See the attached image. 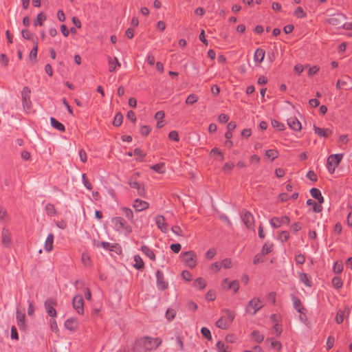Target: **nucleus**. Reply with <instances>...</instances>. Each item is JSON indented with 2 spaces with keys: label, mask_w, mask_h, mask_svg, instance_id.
<instances>
[{
  "label": "nucleus",
  "mask_w": 352,
  "mask_h": 352,
  "mask_svg": "<svg viewBox=\"0 0 352 352\" xmlns=\"http://www.w3.org/2000/svg\"><path fill=\"white\" fill-rule=\"evenodd\" d=\"M294 308L300 314H304L305 308L302 306L300 300L297 298H293Z\"/></svg>",
  "instance_id": "obj_29"
},
{
  "label": "nucleus",
  "mask_w": 352,
  "mask_h": 352,
  "mask_svg": "<svg viewBox=\"0 0 352 352\" xmlns=\"http://www.w3.org/2000/svg\"><path fill=\"white\" fill-rule=\"evenodd\" d=\"M134 267L136 268V269H138V270H140V269H142L143 267H144V262L142 259V258L138 256V255H135L134 256Z\"/></svg>",
  "instance_id": "obj_42"
},
{
  "label": "nucleus",
  "mask_w": 352,
  "mask_h": 352,
  "mask_svg": "<svg viewBox=\"0 0 352 352\" xmlns=\"http://www.w3.org/2000/svg\"><path fill=\"white\" fill-rule=\"evenodd\" d=\"M111 223L114 229L118 232L129 234L132 232L131 228L128 226L125 221L121 217H113L111 219Z\"/></svg>",
  "instance_id": "obj_4"
},
{
  "label": "nucleus",
  "mask_w": 352,
  "mask_h": 352,
  "mask_svg": "<svg viewBox=\"0 0 352 352\" xmlns=\"http://www.w3.org/2000/svg\"><path fill=\"white\" fill-rule=\"evenodd\" d=\"M157 285L159 289L164 290L168 287V283L166 281L162 272L157 270L156 272Z\"/></svg>",
  "instance_id": "obj_12"
},
{
  "label": "nucleus",
  "mask_w": 352,
  "mask_h": 352,
  "mask_svg": "<svg viewBox=\"0 0 352 352\" xmlns=\"http://www.w3.org/2000/svg\"><path fill=\"white\" fill-rule=\"evenodd\" d=\"M236 124L234 122H232L228 123V124L227 126L228 131L225 134V137L228 140H230V138H232V133L231 131L236 128Z\"/></svg>",
  "instance_id": "obj_34"
},
{
  "label": "nucleus",
  "mask_w": 352,
  "mask_h": 352,
  "mask_svg": "<svg viewBox=\"0 0 352 352\" xmlns=\"http://www.w3.org/2000/svg\"><path fill=\"white\" fill-rule=\"evenodd\" d=\"M45 19L46 16L43 12H41L37 15V17L34 22V24L35 26H41L43 25V23L45 21Z\"/></svg>",
  "instance_id": "obj_40"
},
{
  "label": "nucleus",
  "mask_w": 352,
  "mask_h": 352,
  "mask_svg": "<svg viewBox=\"0 0 352 352\" xmlns=\"http://www.w3.org/2000/svg\"><path fill=\"white\" fill-rule=\"evenodd\" d=\"M54 234L50 233L48 234L44 244V248L46 252H51L53 249Z\"/></svg>",
  "instance_id": "obj_23"
},
{
  "label": "nucleus",
  "mask_w": 352,
  "mask_h": 352,
  "mask_svg": "<svg viewBox=\"0 0 352 352\" xmlns=\"http://www.w3.org/2000/svg\"><path fill=\"white\" fill-rule=\"evenodd\" d=\"M82 183H83L84 186H85V188L88 190H91L92 188V185L87 179L85 174H82Z\"/></svg>",
  "instance_id": "obj_63"
},
{
  "label": "nucleus",
  "mask_w": 352,
  "mask_h": 352,
  "mask_svg": "<svg viewBox=\"0 0 352 352\" xmlns=\"http://www.w3.org/2000/svg\"><path fill=\"white\" fill-rule=\"evenodd\" d=\"M242 220L245 226L251 229L254 225V219L252 214L249 212H245L242 216Z\"/></svg>",
  "instance_id": "obj_15"
},
{
  "label": "nucleus",
  "mask_w": 352,
  "mask_h": 352,
  "mask_svg": "<svg viewBox=\"0 0 352 352\" xmlns=\"http://www.w3.org/2000/svg\"><path fill=\"white\" fill-rule=\"evenodd\" d=\"M221 262H214L212 263L210 266L211 271L215 273L219 272L221 270Z\"/></svg>",
  "instance_id": "obj_49"
},
{
  "label": "nucleus",
  "mask_w": 352,
  "mask_h": 352,
  "mask_svg": "<svg viewBox=\"0 0 352 352\" xmlns=\"http://www.w3.org/2000/svg\"><path fill=\"white\" fill-rule=\"evenodd\" d=\"M108 63L109 65V72H115L118 67L121 66L117 58L108 57Z\"/></svg>",
  "instance_id": "obj_22"
},
{
  "label": "nucleus",
  "mask_w": 352,
  "mask_h": 352,
  "mask_svg": "<svg viewBox=\"0 0 352 352\" xmlns=\"http://www.w3.org/2000/svg\"><path fill=\"white\" fill-rule=\"evenodd\" d=\"M72 305L78 314H82L84 313V301L80 294H77L74 297Z\"/></svg>",
  "instance_id": "obj_9"
},
{
  "label": "nucleus",
  "mask_w": 352,
  "mask_h": 352,
  "mask_svg": "<svg viewBox=\"0 0 352 352\" xmlns=\"http://www.w3.org/2000/svg\"><path fill=\"white\" fill-rule=\"evenodd\" d=\"M234 313L230 309H226L223 310V315L217 321L216 326L221 329H228L232 323L234 318Z\"/></svg>",
  "instance_id": "obj_2"
},
{
  "label": "nucleus",
  "mask_w": 352,
  "mask_h": 352,
  "mask_svg": "<svg viewBox=\"0 0 352 352\" xmlns=\"http://www.w3.org/2000/svg\"><path fill=\"white\" fill-rule=\"evenodd\" d=\"M149 204L145 201L137 199L134 201L133 207L136 212H141L148 208Z\"/></svg>",
  "instance_id": "obj_13"
},
{
  "label": "nucleus",
  "mask_w": 352,
  "mask_h": 352,
  "mask_svg": "<svg viewBox=\"0 0 352 352\" xmlns=\"http://www.w3.org/2000/svg\"><path fill=\"white\" fill-rule=\"evenodd\" d=\"M123 117L122 115L120 113H117L114 118L113 125L116 126H119L122 123Z\"/></svg>",
  "instance_id": "obj_52"
},
{
  "label": "nucleus",
  "mask_w": 352,
  "mask_h": 352,
  "mask_svg": "<svg viewBox=\"0 0 352 352\" xmlns=\"http://www.w3.org/2000/svg\"><path fill=\"white\" fill-rule=\"evenodd\" d=\"M81 261H82V264L85 265V266H88L90 265L91 263V258H90V256L89 255L86 253V252H83L82 254V256H81Z\"/></svg>",
  "instance_id": "obj_48"
},
{
  "label": "nucleus",
  "mask_w": 352,
  "mask_h": 352,
  "mask_svg": "<svg viewBox=\"0 0 352 352\" xmlns=\"http://www.w3.org/2000/svg\"><path fill=\"white\" fill-rule=\"evenodd\" d=\"M25 314L21 313L19 310L16 311V321L17 324L21 329H25Z\"/></svg>",
  "instance_id": "obj_27"
},
{
  "label": "nucleus",
  "mask_w": 352,
  "mask_h": 352,
  "mask_svg": "<svg viewBox=\"0 0 352 352\" xmlns=\"http://www.w3.org/2000/svg\"><path fill=\"white\" fill-rule=\"evenodd\" d=\"M168 138L174 141H179V135L176 131H172L168 134Z\"/></svg>",
  "instance_id": "obj_64"
},
{
  "label": "nucleus",
  "mask_w": 352,
  "mask_h": 352,
  "mask_svg": "<svg viewBox=\"0 0 352 352\" xmlns=\"http://www.w3.org/2000/svg\"><path fill=\"white\" fill-rule=\"evenodd\" d=\"M265 51L263 49L258 48L254 52V60L256 63H262L265 58Z\"/></svg>",
  "instance_id": "obj_26"
},
{
  "label": "nucleus",
  "mask_w": 352,
  "mask_h": 352,
  "mask_svg": "<svg viewBox=\"0 0 352 352\" xmlns=\"http://www.w3.org/2000/svg\"><path fill=\"white\" fill-rule=\"evenodd\" d=\"M272 125L274 128L279 131H283L285 129L284 124L275 120L272 121Z\"/></svg>",
  "instance_id": "obj_56"
},
{
  "label": "nucleus",
  "mask_w": 352,
  "mask_h": 352,
  "mask_svg": "<svg viewBox=\"0 0 352 352\" xmlns=\"http://www.w3.org/2000/svg\"><path fill=\"white\" fill-rule=\"evenodd\" d=\"M165 116V113L164 111H157L155 115V118L156 120H158L157 123V128H162L164 126V118Z\"/></svg>",
  "instance_id": "obj_28"
},
{
  "label": "nucleus",
  "mask_w": 352,
  "mask_h": 352,
  "mask_svg": "<svg viewBox=\"0 0 352 352\" xmlns=\"http://www.w3.org/2000/svg\"><path fill=\"white\" fill-rule=\"evenodd\" d=\"M288 126L295 131H300L302 128L301 123L296 118H290L287 120Z\"/></svg>",
  "instance_id": "obj_19"
},
{
  "label": "nucleus",
  "mask_w": 352,
  "mask_h": 352,
  "mask_svg": "<svg viewBox=\"0 0 352 352\" xmlns=\"http://www.w3.org/2000/svg\"><path fill=\"white\" fill-rule=\"evenodd\" d=\"M175 311L171 309H168L166 313V317L168 320H173L175 316Z\"/></svg>",
  "instance_id": "obj_61"
},
{
  "label": "nucleus",
  "mask_w": 352,
  "mask_h": 352,
  "mask_svg": "<svg viewBox=\"0 0 352 352\" xmlns=\"http://www.w3.org/2000/svg\"><path fill=\"white\" fill-rule=\"evenodd\" d=\"M215 347L218 352H231L232 351V348L222 341L217 342Z\"/></svg>",
  "instance_id": "obj_25"
},
{
  "label": "nucleus",
  "mask_w": 352,
  "mask_h": 352,
  "mask_svg": "<svg viewBox=\"0 0 352 352\" xmlns=\"http://www.w3.org/2000/svg\"><path fill=\"white\" fill-rule=\"evenodd\" d=\"M307 204L308 206H312L313 210L316 212H319L322 210V206L320 205L317 204L312 199H308L307 201Z\"/></svg>",
  "instance_id": "obj_44"
},
{
  "label": "nucleus",
  "mask_w": 352,
  "mask_h": 352,
  "mask_svg": "<svg viewBox=\"0 0 352 352\" xmlns=\"http://www.w3.org/2000/svg\"><path fill=\"white\" fill-rule=\"evenodd\" d=\"M193 285L195 287L204 289L206 286V281L203 278H197L195 280Z\"/></svg>",
  "instance_id": "obj_31"
},
{
  "label": "nucleus",
  "mask_w": 352,
  "mask_h": 352,
  "mask_svg": "<svg viewBox=\"0 0 352 352\" xmlns=\"http://www.w3.org/2000/svg\"><path fill=\"white\" fill-rule=\"evenodd\" d=\"M182 277L184 280L186 281H190L192 278V274L190 273V272L187 270H184L182 272Z\"/></svg>",
  "instance_id": "obj_59"
},
{
  "label": "nucleus",
  "mask_w": 352,
  "mask_h": 352,
  "mask_svg": "<svg viewBox=\"0 0 352 352\" xmlns=\"http://www.w3.org/2000/svg\"><path fill=\"white\" fill-rule=\"evenodd\" d=\"M94 245L97 248H102L104 250H109L111 251H113L115 248H116V245H112L108 242L94 241Z\"/></svg>",
  "instance_id": "obj_24"
},
{
  "label": "nucleus",
  "mask_w": 352,
  "mask_h": 352,
  "mask_svg": "<svg viewBox=\"0 0 352 352\" xmlns=\"http://www.w3.org/2000/svg\"><path fill=\"white\" fill-rule=\"evenodd\" d=\"M56 302L52 299H47L45 302V308L47 314L52 318H56V311L54 309Z\"/></svg>",
  "instance_id": "obj_11"
},
{
  "label": "nucleus",
  "mask_w": 352,
  "mask_h": 352,
  "mask_svg": "<svg viewBox=\"0 0 352 352\" xmlns=\"http://www.w3.org/2000/svg\"><path fill=\"white\" fill-rule=\"evenodd\" d=\"M289 217L285 216L280 219L277 217L272 218L270 223L274 228H278L281 224H289Z\"/></svg>",
  "instance_id": "obj_16"
},
{
  "label": "nucleus",
  "mask_w": 352,
  "mask_h": 352,
  "mask_svg": "<svg viewBox=\"0 0 352 352\" xmlns=\"http://www.w3.org/2000/svg\"><path fill=\"white\" fill-rule=\"evenodd\" d=\"M346 19V17L345 15L339 14L335 16H332V17L328 19L327 21L331 25H337L340 24Z\"/></svg>",
  "instance_id": "obj_18"
},
{
  "label": "nucleus",
  "mask_w": 352,
  "mask_h": 352,
  "mask_svg": "<svg viewBox=\"0 0 352 352\" xmlns=\"http://www.w3.org/2000/svg\"><path fill=\"white\" fill-rule=\"evenodd\" d=\"M164 163H159L155 165L151 166L150 168L158 173H164Z\"/></svg>",
  "instance_id": "obj_46"
},
{
  "label": "nucleus",
  "mask_w": 352,
  "mask_h": 352,
  "mask_svg": "<svg viewBox=\"0 0 352 352\" xmlns=\"http://www.w3.org/2000/svg\"><path fill=\"white\" fill-rule=\"evenodd\" d=\"M299 278L302 283H303L306 286L311 287V281L309 280L308 276L305 273L299 274Z\"/></svg>",
  "instance_id": "obj_36"
},
{
  "label": "nucleus",
  "mask_w": 352,
  "mask_h": 352,
  "mask_svg": "<svg viewBox=\"0 0 352 352\" xmlns=\"http://www.w3.org/2000/svg\"><path fill=\"white\" fill-rule=\"evenodd\" d=\"M252 337L258 343H261L264 340L263 335L256 330L252 331Z\"/></svg>",
  "instance_id": "obj_35"
},
{
  "label": "nucleus",
  "mask_w": 352,
  "mask_h": 352,
  "mask_svg": "<svg viewBox=\"0 0 352 352\" xmlns=\"http://www.w3.org/2000/svg\"><path fill=\"white\" fill-rule=\"evenodd\" d=\"M333 272L336 274H340L343 270V265L341 262L337 261L333 266Z\"/></svg>",
  "instance_id": "obj_53"
},
{
  "label": "nucleus",
  "mask_w": 352,
  "mask_h": 352,
  "mask_svg": "<svg viewBox=\"0 0 352 352\" xmlns=\"http://www.w3.org/2000/svg\"><path fill=\"white\" fill-rule=\"evenodd\" d=\"M65 327L71 331H74L78 327V321L74 318H68L65 322Z\"/></svg>",
  "instance_id": "obj_14"
},
{
  "label": "nucleus",
  "mask_w": 352,
  "mask_h": 352,
  "mask_svg": "<svg viewBox=\"0 0 352 352\" xmlns=\"http://www.w3.org/2000/svg\"><path fill=\"white\" fill-rule=\"evenodd\" d=\"M350 309L348 307H345L344 310H339L338 311L336 320L338 324H340L343 322L345 316H349Z\"/></svg>",
  "instance_id": "obj_17"
},
{
  "label": "nucleus",
  "mask_w": 352,
  "mask_h": 352,
  "mask_svg": "<svg viewBox=\"0 0 352 352\" xmlns=\"http://www.w3.org/2000/svg\"><path fill=\"white\" fill-rule=\"evenodd\" d=\"M161 342L158 338H143L137 341L136 350L138 352L153 350L160 346Z\"/></svg>",
  "instance_id": "obj_1"
},
{
  "label": "nucleus",
  "mask_w": 352,
  "mask_h": 352,
  "mask_svg": "<svg viewBox=\"0 0 352 352\" xmlns=\"http://www.w3.org/2000/svg\"><path fill=\"white\" fill-rule=\"evenodd\" d=\"M182 262L184 265L191 269L196 267L197 264V254L193 251H187L182 252L180 255Z\"/></svg>",
  "instance_id": "obj_3"
},
{
  "label": "nucleus",
  "mask_w": 352,
  "mask_h": 352,
  "mask_svg": "<svg viewBox=\"0 0 352 352\" xmlns=\"http://www.w3.org/2000/svg\"><path fill=\"white\" fill-rule=\"evenodd\" d=\"M343 158V154H333L328 157L327 165L330 173H333Z\"/></svg>",
  "instance_id": "obj_5"
},
{
  "label": "nucleus",
  "mask_w": 352,
  "mask_h": 352,
  "mask_svg": "<svg viewBox=\"0 0 352 352\" xmlns=\"http://www.w3.org/2000/svg\"><path fill=\"white\" fill-rule=\"evenodd\" d=\"M197 100H198L197 96L192 94H190L187 97V98L186 100V103L189 105L193 104L197 101Z\"/></svg>",
  "instance_id": "obj_50"
},
{
  "label": "nucleus",
  "mask_w": 352,
  "mask_h": 352,
  "mask_svg": "<svg viewBox=\"0 0 352 352\" xmlns=\"http://www.w3.org/2000/svg\"><path fill=\"white\" fill-rule=\"evenodd\" d=\"M129 185L131 187L138 190V193L139 195L142 196L144 195V189L138 182L131 181L129 182Z\"/></svg>",
  "instance_id": "obj_32"
},
{
  "label": "nucleus",
  "mask_w": 352,
  "mask_h": 352,
  "mask_svg": "<svg viewBox=\"0 0 352 352\" xmlns=\"http://www.w3.org/2000/svg\"><path fill=\"white\" fill-rule=\"evenodd\" d=\"M266 342H270L272 348L276 349L278 351H280L282 349V344L280 342L274 340L273 338H267Z\"/></svg>",
  "instance_id": "obj_37"
},
{
  "label": "nucleus",
  "mask_w": 352,
  "mask_h": 352,
  "mask_svg": "<svg viewBox=\"0 0 352 352\" xmlns=\"http://www.w3.org/2000/svg\"><path fill=\"white\" fill-rule=\"evenodd\" d=\"M155 222L157 227L164 232H166L168 230L167 225L165 222L164 217L163 216H157L155 218Z\"/></svg>",
  "instance_id": "obj_20"
},
{
  "label": "nucleus",
  "mask_w": 352,
  "mask_h": 352,
  "mask_svg": "<svg viewBox=\"0 0 352 352\" xmlns=\"http://www.w3.org/2000/svg\"><path fill=\"white\" fill-rule=\"evenodd\" d=\"M294 14L297 18H305V17H306V13H305V12L303 10V9L301 7H298L295 10V11L294 12Z\"/></svg>",
  "instance_id": "obj_51"
},
{
  "label": "nucleus",
  "mask_w": 352,
  "mask_h": 352,
  "mask_svg": "<svg viewBox=\"0 0 352 352\" xmlns=\"http://www.w3.org/2000/svg\"><path fill=\"white\" fill-rule=\"evenodd\" d=\"M289 238V234L287 231L281 232L278 237V239L282 242L286 241L287 240H288Z\"/></svg>",
  "instance_id": "obj_57"
},
{
  "label": "nucleus",
  "mask_w": 352,
  "mask_h": 352,
  "mask_svg": "<svg viewBox=\"0 0 352 352\" xmlns=\"http://www.w3.org/2000/svg\"><path fill=\"white\" fill-rule=\"evenodd\" d=\"M22 103L23 109L26 111H30L32 103L30 101V90L28 87H24L21 92Z\"/></svg>",
  "instance_id": "obj_7"
},
{
  "label": "nucleus",
  "mask_w": 352,
  "mask_h": 352,
  "mask_svg": "<svg viewBox=\"0 0 352 352\" xmlns=\"http://www.w3.org/2000/svg\"><path fill=\"white\" fill-rule=\"evenodd\" d=\"M50 324L51 330L52 331L55 333H57L58 331V328L55 318H52L50 320Z\"/></svg>",
  "instance_id": "obj_55"
},
{
  "label": "nucleus",
  "mask_w": 352,
  "mask_h": 352,
  "mask_svg": "<svg viewBox=\"0 0 352 352\" xmlns=\"http://www.w3.org/2000/svg\"><path fill=\"white\" fill-rule=\"evenodd\" d=\"M37 52L38 50L35 48L32 49L29 54V59L34 63L36 61Z\"/></svg>",
  "instance_id": "obj_58"
},
{
  "label": "nucleus",
  "mask_w": 352,
  "mask_h": 352,
  "mask_svg": "<svg viewBox=\"0 0 352 352\" xmlns=\"http://www.w3.org/2000/svg\"><path fill=\"white\" fill-rule=\"evenodd\" d=\"M201 333L204 337H205L208 340H212V336L210 330L206 327H202L201 329Z\"/></svg>",
  "instance_id": "obj_54"
},
{
  "label": "nucleus",
  "mask_w": 352,
  "mask_h": 352,
  "mask_svg": "<svg viewBox=\"0 0 352 352\" xmlns=\"http://www.w3.org/2000/svg\"><path fill=\"white\" fill-rule=\"evenodd\" d=\"M314 132L318 136L326 138L331 134L332 131L329 129H322L314 126Z\"/></svg>",
  "instance_id": "obj_21"
},
{
  "label": "nucleus",
  "mask_w": 352,
  "mask_h": 352,
  "mask_svg": "<svg viewBox=\"0 0 352 352\" xmlns=\"http://www.w3.org/2000/svg\"><path fill=\"white\" fill-rule=\"evenodd\" d=\"M134 155L136 156V159L138 160L142 161L143 158L146 156V153L142 150L137 148L134 150Z\"/></svg>",
  "instance_id": "obj_47"
},
{
  "label": "nucleus",
  "mask_w": 352,
  "mask_h": 352,
  "mask_svg": "<svg viewBox=\"0 0 352 352\" xmlns=\"http://www.w3.org/2000/svg\"><path fill=\"white\" fill-rule=\"evenodd\" d=\"M222 267L228 270L234 267V261L230 258H225L221 261Z\"/></svg>",
  "instance_id": "obj_30"
},
{
  "label": "nucleus",
  "mask_w": 352,
  "mask_h": 352,
  "mask_svg": "<svg viewBox=\"0 0 352 352\" xmlns=\"http://www.w3.org/2000/svg\"><path fill=\"white\" fill-rule=\"evenodd\" d=\"M221 287L226 290L232 289L236 293L239 289V283L237 280H230L228 278H224L221 282Z\"/></svg>",
  "instance_id": "obj_8"
},
{
  "label": "nucleus",
  "mask_w": 352,
  "mask_h": 352,
  "mask_svg": "<svg viewBox=\"0 0 352 352\" xmlns=\"http://www.w3.org/2000/svg\"><path fill=\"white\" fill-rule=\"evenodd\" d=\"M46 213L49 216H54L56 214V210L54 205L51 204H47L45 207Z\"/></svg>",
  "instance_id": "obj_38"
},
{
  "label": "nucleus",
  "mask_w": 352,
  "mask_h": 352,
  "mask_svg": "<svg viewBox=\"0 0 352 352\" xmlns=\"http://www.w3.org/2000/svg\"><path fill=\"white\" fill-rule=\"evenodd\" d=\"M1 237L2 244L6 248H10L12 244V238L10 232L8 228H3Z\"/></svg>",
  "instance_id": "obj_10"
},
{
  "label": "nucleus",
  "mask_w": 352,
  "mask_h": 352,
  "mask_svg": "<svg viewBox=\"0 0 352 352\" xmlns=\"http://www.w3.org/2000/svg\"><path fill=\"white\" fill-rule=\"evenodd\" d=\"M217 254V250L214 248L209 249L206 253V257L208 259H212Z\"/></svg>",
  "instance_id": "obj_60"
},
{
  "label": "nucleus",
  "mask_w": 352,
  "mask_h": 352,
  "mask_svg": "<svg viewBox=\"0 0 352 352\" xmlns=\"http://www.w3.org/2000/svg\"><path fill=\"white\" fill-rule=\"evenodd\" d=\"M263 306V301L261 299L254 298L249 301L246 307V311L251 315H254Z\"/></svg>",
  "instance_id": "obj_6"
},
{
  "label": "nucleus",
  "mask_w": 352,
  "mask_h": 352,
  "mask_svg": "<svg viewBox=\"0 0 352 352\" xmlns=\"http://www.w3.org/2000/svg\"><path fill=\"white\" fill-rule=\"evenodd\" d=\"M263 256L264 255L261 252L258 254H256L254 256V261H253L254 264H258V263H263V261H264Z\"/></svg>",
  "instance_id": "obj_62"
},
{
  "label": "nucleus",
  "mask_w": 352,
  "mask_h": 352,
  "mask_svg": "<svg viewBox=\"0 0 352 352\" xmlns=\"http://www.w3.org/2000/svg\"><path fill=\"white\" fill-rule=\"evenodd\" d=\"M273 250V244L272 243L266 242L262 248L261 253L263 255L267 254Z\"/></svg>",
  "instance_id": "obj_39"
},
{
  "label": "nucleus",
  "mask_w": 352,
  "mask_h": 352,
  "mask_svg": "<svg viewBox=\"0 0 352 352\" xmlns=\"http://www.w3.org/2000/svg\"><path fill=\"white\" fill-rule=\"evenodd\" d=\"M50 122H51L52 126L54 128L56 129L57 130H58L60 131H65V126H63V124L62 123H60V122H58V120H56L55 118H51Z\"/></svg>",
  "instance_id": "obj_33"
},
{
  "label": "nucleus",
  "mask_w": 352,
  "mask_h": 352,
  "mask_svg": "<svg viewBox=\"0 0 352 352\" xmlns=\"http://www.w3.org/2000/svg\"><path fill=\"white\" fill-rule=\"evenodd\" d=\"M342 281L341 278L338 276H335L332 279V285L336 289H340L342 287Z\"/></svg>",
  "instance_id": "obj_45"
},
{
  "label": "nucleus",
  "mask_w": 352,
  "mask_h": 352,
  "mask_svg": "<svg viewBox=\"0 0 352 352\" xmlns=\"http://www.w3.org/2000/svg\"><path fill=\"white\" fill-rule=\"evenodd\" d=\"M142 250L144 254H146L150 259L154 261L155 259V255L154 252L150 250L147 246H143Z\"/></svg>",
  "instance_id": "obj_41"
},
{
  "label": "nucleus",
  "mask_w": 352,
  "mask_h": 352,
  "mask_svg": "<svg viewBox=\"0 0 352 352\" xmlns=\"http://www.w3.org/2000/svg\"><path fill=\"white\" fill-rule=\"evenodd\" d=\"M265 155L271 160H275L278 156V152L275 149H270L266 151Z\"/></svg>",
  "instance_id": "obj_43"
}]
</instances>
